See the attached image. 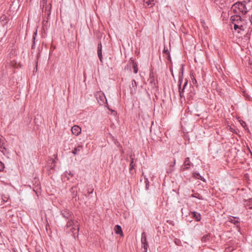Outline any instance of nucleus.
<instances>
[{
	"label": "nucleus",
	"instance_id": "obj_14",
	"mask_svg": "<svg viewBox=\"0 0 252 252\" xmlns=\"http://www.w3.org/2000/svg\"><path fill=\"white\" fill-rule=\"evenodd\" d=\"M97 55L98 56V58L101 62H102V51H101V43L100 44H98V51H97Z\"/></svg>",
	"mask_w": 252,
	"mask_h": 252
},
{
	"label": "nucleus",
	"instance_id": "obj_11",
	"mask_svg": "<svg viewBox=\"0 0 252 252\" xmlns=\"http://www.w3.org/2000/svg\"><path fill=\"white\" fill-rule=\"evenodd\" d=\"M236 219H239L238 218L236 217H231L229 218V221L237 225L240 223V221L238 220H235Z\"/></svg>",
	"mask_w": 252,
	"mask_h": 252
},
{
	"label": "nucleus",
	"instance_id": "obj_5",
	"mask_svg": "<svg viewBox=\"0 0 252 252\" xmlns=\"http://www.w3.org/2000/svg\"><path fill=\"white\" fill-rule=\"evenodd\" d=\"M192 164L190 161L189 158H186L184 162V164L181 169L182 171H185L188 170L190 168V165Z\"/></svg>",
	"mask_w": 252,
	"mask_h": 252
},
{
	"label": "nucleus",
	"instance_id": "obj_30",
	"mask_svg": "<svg viewBox=\"0 0 252 252\" xmlns=\"http://www.w3.org/2000/svg\"><path fill=\"white\" fill-rule=\"evenodd\" d=\"M150 77H151V80H150V82L151 83H153V82L154 81V79L153 78V76H151V75H150Z\"/></svg>",
	"mask_w": 252,
	"mask_h": 252
},
{
	"label": "nucleus",
	"instance_id": "obj_10",
	"mask_svg": "<svg viewBox=\"0 0 252 252\" xmlns=\"http://www.w3.org/2000/svg\"><path fill=\"white\" fill-rule=\"evenodd\" d=\"M114 232L116 234H119L121 236H123V232L120 225H116L114 228Z\"/></svg>",
	"mask_w": 252,
	"mask_h": 252
},
{
	"label": "nucleus",
	"instance_id": "obj_3",
	"mask_svg": "<svg viewBox=\"0 0 252 252\" xmlns=\"http://www.w3.org/2000/svg\"><path fill=\"white\" fill-rule=\"evenodd\" d=\"M66 226L67 228L71 227L70 231L73 234L74 236H75L76 234L78 235L79 229V223L77 220H71L68 221Z\"/></svg>",
	"mask_w": 252,
	"mask_h": 252
},
{
	"label": "nucleus",
	"instance_id": "obj_13",
	"mask_svg": "<svg viewBox=\"0 0 252 252\" xmlns=\"http://www.w3.org/2000/svg\"><path fill=\"white\" fill-rule=\"evenodd\" d=\"M210 234H207L204 235L201 238V241L202 243H206L210 240Z\"/></svg>",
	"mask_w": 252,
	"mask_h": 252
},
{
	"label": "nucleus",
	"instance_id": "obj_25",
	"mask_svg": "<svg viewBox=\"0 0 252 252\" xmlns=\"http://www.w3.org/2000/svg\"><path fill=\"white\" fill-rule=\"evenodd\" d=\"M4 168V166L3 163L0 161V172L2 171Z\"/></svg>",
	"mask_w": 252,
	"mask_h": 252
},
{
	"label": "nucleus",
	"instance_id": "obj_8",
	"mask_svg": "<svg viewBox=\"0 0 252 252\" xmlns=\"http://www.w3.org/2000/svg\"><path fill=\"white\" fill-rule=\"evenodd\" d=\"M190 215H191L192 217L197 221H200L201 219L200 214L197 212H190Z\"/></svg>",
	"mask_w": 252,
	"mask_h": 252
},
{
	"label": "nucleus",
	"instance_id": "obj_24",
	"mask_svg": "<svg viewBox=\"0 0 252 252\" xmlns=\"http://www.w3.org/2000/svg\"><path fill=\"white\" fill-rule=\"evenodd\" d=\"M163 52L165 54L168 55V57H169V52L168 51V49L167 48H165V47L164 48Z\"/></svg>",
	"mask_w": 252,
	"mask_h": 252
},
{
	"label": "nucleus",
	"instance_id": "obj_7",
	"mask_svg": "<svg viewBox=\"0 0 252 252\" xmlns=\"http://www.w3.org/2000/svg\"><path fill=\"white\" fill-rule=\"evenodd\" d=\"M182 81H183V77H182V76H180L179 78V94H180L181 98L184 97V90H183V88H181V86Z\"/></svg>",
	"mask_w": 252,
	"mask_h": 252
},
{
	"label": "nucleus",
	"instance_id": "obj_31",
	"mask_svg": "<svg viewBox=\"0 0 252 252\" xmlns=\"http://www.w3.org/2000/svg\"><path fill=\"white\" fill-rule=\"evenodd\" d=\"M251 65H252V62L251 63Z\"/></svg>",
	"mask_w": 252,
	"mask_h": 252
},
{
	"label": "nucleus",
	"instance_id": "obj_26",
	"mask_svg": "<svg viewBox=\"0 0 252 252\" xmlns=\"http://www.w3.org/2000/svg\"><path fill=\"white\" fill-rule=\"evenodd\" d=\"M131 85H132V87H135V86L136 87L137 83H136V82L135 81V80H132Z\"/></svg>",
	"mask_w": 252,
	"mask_h": 252
},
{
	"label": "nucleus",
	"instance_id": "obj_27",
	"mask_svg": "<svg viewBox=\"0 0 252 252\" xmlns=\"http://www.w3.org/2000/svg\"><path fill=\"white\" fill-rule=\"evenodd\" d=\"M187 84H188V80H186V81L184 83V84L183 86V90H185V89L186 87L187 86Z\"/></svg>",
	"mask_w": 252,
	"mask_h": 252
},
{
	"label": "nucleus",
	"instance_id": "obj_22",
	"mask_svg": "<svg viewBox=\"0 0 252 252\" xmlns=\"http://www.w3.org/2000/svg\"><path fill=\"white\" fill-rule=\"evenodd\" d=\"M148 246H148V243L142 244V248L144 249V252H147Z\"/></svg>",
	"mask_w": 252,
	"mask_h": 252
},
{
	"label": "nucleus",
	"instance_id": "obj_23",
	"mask_svg": "<svg viewBox=\"0 0 252 252\" xmlns=\"http://www.w3.org/2000/svg\"><path fill=\"white\" fill-rule=\"evenodd\" d=\"M239 2L245 3H252L250 0H240V1Z\"/></svg>",
	"mask_w": 252,
	"mask_h": 252
},
{
	"label": "nucleus",
	"instance_id": "obj_12",
	"mask_svg": "<svg viewBox=\"0 0 252 252\" xmlns=\"http://www.w3.org/2000/svg\"><path fill=\"white\" fill-rule=\"evenodd\" d=\"M190 78L191 80L192 83L193 85L195 86L196 87L198 86L197 82L195 78V75H194V74L192 73H190Z\"/></svg>",
	"mask_w": 252,
	"mask_h": 252
},
{
	"label": "nucleus",
	"instance_id": "obj_9",
	"mask_svg": "<svg viewBox=\"0 0 252 252\" xmlns=\"http://www.w3.org/2000/svg\"><path fill=\"white\" fill-rule=\"evenodd\" d=\"M143 2L145 7H152L155 4V0H144Z\"/></svg>",
	"mask_w": 252,
	"mask_h": 252
},
{
	"label": "nucleus",
	"instance_id": "obj_17",
	"mask_svg": "<svg viewBox=\"0 0 252 252\" xmlns=\"http://www.w3.org/2000/svg\"><path fill=\"white\" fill-rule=\"evenodd\" d=\"M141 243L142 244L147 243V238H146V235L145 232H143L141 235Z\"/></svg>",
	"mask_w": 252,
	"mask_h": 252
},
{
	"label": "nucleus",
	"instance_id": "obj_6",
	"mask_svg": "<svg viewBox=\"0 0 252 252\" xmlns=\"http://www.w3.org/2000/svg\"><path fill=\"white\" fill-rule=\"evenodd\" d=\"M71 132L73 135H79L81 132V128L80 126L75 125L71 128Z\"/></svg>",
	"mask_w": 252,
	"mask_h": 252
},
{
	"label": "nucleus",
	"instance_id": "obj_21",
	"mask_svg": "<svg viewBox=\"0 0 252 252\" xmlns=\"http://www.w3.org/2000/svg\"><path fill=\"white\" fill-rule=\"evenodd\" d=\"M191 197H195L199 199H201V200L203 199L202 196L200 194H199L198 193H195L194 194H191Z\"/></svg>",
	"mask_w": 252,
	"mask_h": 252
},
{
	"label": "nucleus",
	"instance_id": "obj_4",
	"mask_svg": "<svg viewBox=\"0 0 252 252\" xmlns=\"http://www.w3.org/2000/svg\"><path fill=\"white\" fill-rule=\"evenodd\" d=\"M96 98L97 99L98 102L100 105H103V104H105V103H106V104H107L106 106L107 107V108L109 110L110 109L108 104L107 102V100L105 97V96L102 93H101V92L98 93L96 94Z\"/></svg>",
	"mask_w": 252,
	"mask_h": 252
},
{
	"label": "nucleus",
	"instance_id": "obj_16",
	"mask_svg": "<svg viewBox=\"0 0 252 252\" xmlns=\"http://www.w3.org/2000/svg\"><path fill=\"white\" fill-rule=\"evenodd\" d=\"M132 63V67L133 68V72L134 73H137L138 71V67H137V63L134 61L131 60Z\"/></svg>",
	"mask_w": 252,
	"mask_h": 252
},
{
	"label": "nucleus",
	"instance_id": "obj_1",
	"mask_svg": "<svg viewBox=\"0 0 252 252\" xmlns=\"http://www.w3.org/2000/svg\"><path fill=\"white\" fill-rule=\"evenodd\" d=\"M252 7V3H245L237 2L233 4L231 10L235 13H241L246 14Z\"/></svg>",
	"mask_w": 252,
	"mask_h": 252
},
{
	"label": "nucleus",
	"instance_id": "obj_29",
	"mask_svg": "<svg viewBox=\"0 0 252 252\" xmlns=\"http://www.w3.org/2000/svg\"><path fill=\"white\" fill-rule=\"evenodd\" d=\"M111 115H113L115 116L117 114L116 112L112 109L111 110Z\"/></svg>",
	"mask_w": 252,
	"mask_h": 252
},
{
	"label": "nucleus",
	"instance_id": "obj_19",
	"mask_svg": "<svg viewBox=\"0 0 252 252\" xmlns=\"http://www.w3.org/2000/svg\"><path fill=\"white\" fill-rule=\"evenodd\" d=\"M62 215L63 217L68 219L71 216V213L68 211H64L62 212Z\"/></svg>",
	"mask_w": 252,
	"mask_h": 252
},
{
	"label": "nucleus",
	"instance_id": "obj_20",
	"mask_svg": "<svg viewBox=\"0 0 252 252\" xmlns=\"http://www.w3.org/2000/svg\"><path fill=\"white\" fill-rule=\"evenodd\" d=\"M82 149V146H79L77 148H75L73 151H72V153L74 154H77Z\"/></svg>",
	"mask_w": 252,
	"mask_h": 252
},
{
	"label": "nucleus",
	"instance_id": "obj_28",
	"mask_svg": "<svg viewBox=\"0 0 252 252\" xmlns=\"http://www.w3.org/2000/svg\"><path fill=\"white\" fill-rule=\"evenodd\" d=\"M145 180V182L146 183V188L147 189H148V183H149V182H148V179L146 178H144Z\"/></svg>",
	"mask_w": 252,
	"mask_h": 252
},
{
	"label": "nucleus",
	"instance_id": "obj_18",
	"mask_svg": "<svg viewBox=\"0 0 252 252\" xmlns=\"http://www.w3.org/2000/svg\"><path fill=\"white\" fill-rule=\"evenodd\" d=\"M193 177L196 179H200L204 182L205 181L204 178L202 177L199 173H194Z\"/></svg>",
	"mask_w": 252,
	"mask_h": 252
},
{
	"label": "nucleus",
	"instance_id": "obj_2",
	"mask_svg": "<svg viewBox=\"0 0 252 252\" xmlns=\"http://www.w3.org/2000/svg\"><path fill=\"white\" fill-rule=\"evenodd\" d=\"M231 23L233 25L234 30L240 32L239 30L244 31L246 24L245 20L243 19L239 15L236 14L230 17Z\"/></svg>",
	"mask_w": 252,
	"mask_h": 252
},
{
	"label": "nucleus",
	"instance_id": "obj_15",
	"mask_svg": "<svg viewBox=\"0 0 252 252\" xmlns=\"http://www.w3.org/2000/svg\"><path fill=\"white\" fill-rule=\"evenodd\" d=\"M130 159H131V161H130V171H131L132 169L134 168V166H135V162H134V158L132 157V156L131 155L130 156Z\"/></svg>",
	"mask_w": 252,
	"mask_h": 252
}]
</instances>
